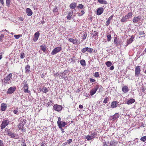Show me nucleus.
Masks as SVG:
<instances>
[{
	"mask_svg": "<svg viewBox=\"0 0 146 146\" xmlns=\"http://www.w3.org/2000/svg\"><path fill=\"white\" fill-rule=\"evenodd\" d=\"M26 13L28 16H31L33 14V12L29 8H27L26 10Z\"/></svg>",
	"mask_w": 146,
	"mask_h": 146,
	"instance_id": "nucleus-15",
	"label": "nucleus"
},
{
	"mask_svg": "<svg viewBox=\"0 0 146 146\" xmlns=\"http://www.w3.org/2000/svg\"><path fill=\"white\" fill-rule=\"evenodd\" d=\"M73 15V12H69L68 15L67 16V18L68 19L70 20L72 18V16Z\"/></svg>",
	"mask_w": 146,
	"mask_h": 146,
	"instance_id": "nucleus-24",
	"label": "nucleus"
},
{
	"mask_svg": "<svg viewBox=\"0 0 146 146\" xmlns=\"http://www.w3.org/2000/svg\"><path fill=\"white\" fill-rule=\"evenodd\" d=\"M119 117L118 113H116L113 116H111L109 117V119L111 120L114 121L117 119Z\"/></svg>",
	"mask_w": 146,
	"mask_h": 146,
	"instance_id": "nucleus-10",
	"label": "nucleus"
},
{
	"mask_svg": "<svg viewBox=\"0 0 146 146\" xmlns=\"http://www.w3.org/2000/svg\"><path fill=\"white\" fill-rule=\"evenodd\" d=\"M24 92L25 93H30V91H29L28 90V85L27 82L24 83V86H23Z\"/></svg>",
	"mask_w": 146,
	"mask_h": 146,
	"instance_id": "nucleus-13",
	"label": "nucleus"
},
{
	"mask_svg": "<svg viewBox=\"0 0 146 146\" xmlns=\"http://www.w3.org/2000/svg\"><path fill=\"white\" fill-rule=\"evenodd\" d=\"M61 49V48L60 47H58L54 49L51 52V54L54 55L59 52Z\"/></svg>",
	"mask_w": 146,
	"mask_h": 146,
	"instance_id": "nucleus-8",
	"label": "nucleus"
},
{
	"mask_svg": "<svg viewBox=\"0 0 146 146\" xmlns=\"http://www.w3.org/2000/svg\"><path fill=\"white\" fill-rule=\"evenodd\" d=\"M98 34V33L96 31H94V34L93 35V36H97Z\"/></svg>",
	"mask_w": 146,
	"mask_h": 146,
	"instance_id": "nucleus-50",
	"label": "nucleus"
},
{
	"mask_svg": "<svg viewBox=\"0 0 146 146\" xmlns=\"http://www.w3.org/2000/svg\"><path fill=\"white\" fill-rule=\"evenodd\" d=\"M94 76L96 77H97V78L98 77H99V76L98 73V72H96L95 73V74Z\"/></svg>",
	"mask_w": 146,
	"mask_h": 146,
	"instance_id": "nucleus-52",
	"label": "nucleus"
},
{
	"mask_svg": "<svg viewBox=\"0 0 146 146\" xmlns=\"http://www.w3.org/2000/svg\"><path fill=\"white\" fill-rule=\"evenodd\" d=\"M62 106L57 104L54 105L53 108V109L55 111H59L62 109Z\"/></svg>",
	"mask_w": 146,
	"mask_h": 146,
	"instance_id": "nucleus-5",
	"label": "nucleus"
},
{
	"mask_svg": "<svg viewBox=\"0 0 146 146\" xmlns=\"http://www.w3.org/2000/svg\"><path fill=\"white\" fill-rule=\"evenodd\" d=\"M15 90V87H11L8 89L7 91V93L10 94H12L14 92Z\"/></svg>",
	"mask_w": 146,
	"mask_h": 146,
	"instance_id": "nucleus-12",
	"label": "nucleus"
},
{
	"mask_svg": "<svg viewBox=\"0 0 146 146\" xmlns=\"http://www.w3.org/2000/svg\"><path fill=\"white\" fill-rule=\"evenodd\" d=\"M134 38V37L133 36H131V37L127 40V43L128 44H128L131 43L133 40Z\"/></svg>",
	"mask_w": 146,
	"mask_h": 146,
	"instance_id": "nucleus-23",
	"label": "nucleus"
},
{
	"mask_svg": "<svg viewBox=\"0 0 146 146\" xmlns=\"http://www.w3.org/2000/svg\"><path fill=\"white\" fill-rule=\"evenodd\" d=\"M4 37V35L3 34H1L0 36V41H2V38H3Z\"/></svg>",
	"mask_w": 146,
	"mask_h": 146,
	"instance_id": "nucleus-43",
	"label": "nucleus"
},
{
	"mask_svg": "<svg viewBox=\"0 0 146 146\" xmlns=\"http://www.w3.org/2000/svg\"><path fill=\"white\" fill-rule=\"evenodd\" d=\"M21 146H26V143L24 141L21 144Z\"/></svg>",
	"mask_w": 146,
	"mask_h": 146,
	"instance_id": "nucleus-56",
	"label": "nucleus"
},
{
	"mask_svg": "<svg viewBox=\"0 0 146 146\" xmlns=\"http://www.w3.org/2000/svg\"><path fill=\"white\" fill-rule=\"evenodd\" d=\"M141 69L139 66H137L135 68V76L137 77L139 76L141 71Z\"/></svg>",
	"mask_w": 146,
	"mask_h": 146,
	"instance_id": "nucleus-7",
	"label": "nucleus"
},
{
	"mask_svg": "<svg viewBox=\"0 0 146 146\" xmlns=\"http://www.w3.org/2000/svg\"><path fill=\"white\" fill-rule=\"evenodd\" d=\"M133 15V13L132 12H129L128 13L124 16H123L121 19V22L125 23L129 21L130 20L129 19H131Z\"/></svg>",
	"mask_w": 146,
	"mask_h": 146,
	"instance_id": "nucleus-1",
	"label": "nucleus"
},
{
	"mask_svg": "<svg viewBox=\"0 0 146 146\" xmlns=\"http://www.w3.org/2000/svg\"><path fill=\"white\" fill-rule=\"evenodd\" d=\"M79 108L80 109H82L83 108V106L81 105H80L79 106Z\"/></svg>",
	"mask_w": 146,
	"mask_h": 146,
	"instance_id": "nucleus-60",
	"label": "nucleus"
},
{
	"mask_svg": "<svg viewBox=\"0 0 146 146\" xmlns=\"http://www.w3.org/2000/svg\"><path fill=\"white\" fill-rule=\"evenodd\" d=\"M21 36V35H15L14 37L16 39H18Z\"/></svg>",
	"mask_w": 146,
	"mask_h": 146,
	"instance_id": "nucleus-37",
	"label": "nucleus"
},
{
	"mask_svg": "<svg viewBox=\"0 0 146 146\" xmlns=\"http://www.w3.org/2000/svg\"><path fill=\"white\" fill-rule=\"evenodd\" d=\"M110 21L108 19L106 23V25L107 26H108L109 25L110 23Z\"/></svg>",
	"mask_w": 146,
	"mask_h": 146,
	"instance_id": "nucleus-49",
	"label": "nucleus"
},
{
	"mask_svg": "<svg viewBox=\"0 0 146 146\" xmlns=\"http://www.w3.org/2000/svg\"><path fill=\"white\" fill-rule=\"evenodd\" d=\"M76 4L75 3H71L70 5V7L71 8L74 9L76 7Z\"/></svg>",
	"mask_w": 146,
	"mask_h": 146,
	"instance_id": "nucleus-26",
	"label": "nucleus"
},
{
	"mask_svg": "<svg viewBox=\"0 0 146 146\" xmlns=\"http://www.w3.org/2000/svg\"><path fill=\"white\" fill-rule=\"evenodd\" d=\"M81 64L83 66H85L86 65L85 61L83 59L82 60L80 61Z\"/></svg>",
	"mask_w": 146,
	"mask_h": 146,
	"instance_id": "nucleus-27",
	"label": "nucleus"
},
{
	"mask_svg": "<svg viewBox=\"0 0 146 146\" xmlns=\"http://www.w3.org/2000/svg\"><path fill=\"white\" fill-rule=\"evenodd\" d=\"M10 0H6V3L7 6L10 5Z\"/></svg>",
	"mask_w": 146,
	"mask_h": 146,
	"instance_id": "nucleus-44",
	"label": "nucleus"
},
{
	"mask_svg": "<svg viewBox=\"0 0 146 146\" xmlns=\"http://www.w3.org/2000/svg\"><path fill=\"white\" fill-rule=\"evenodd\" d=\"M0 3L2 4H3L4 3L3 0H0Z\"/></svg>",
	"mask_w": 146,
	"mask_h": 146,
	"instance_id": "nucleus-63",
	"label": "nucleus"
},
{
	"mask_svg": "<svg viewBox=\"0 0 146 146\" xmlns=\"http://www.w3.org/2000/svg\"><path fill=\"white\" fill-rule=\"evenodd\" d=\"M89 80L91 82H94L95 81V80L92 78H90Z\"/></svg>",
	"mask_w": 146,
	"mask_h": 146,
	"instance_id": "nucleus-54",
	"label": "nucleus"
},
{
	"mask_svg": "<svg viewBox=\"0 0 146 146\" xmlns=\"http://www.w3.org/2000/svg\"><path fill=\"white\" fill-rule=\"evenodd\" d=\"M68 40L70 42H72L74 44H80V41L76 39H74L70 38L68 39Z\"/></svg>",
	"mask_w": 146,
	"mask_h": 146,
	"instance_id": "nucleus-11",
	"label": "nucleus"
},
{
	"mask_svg": "<svg viewBox=\"0 0 146 146\" xmlns=\"http://www.w3.org/2000/svg\"><path fill=\"white\" fill-rule=\"evenodd\" d=\"M112 64L110 61H108L106 63V64L108 67L110 66Z\"/></svg>",
	"mask_w": 146,
	"mask_h": 146,
	"instance_id": "nucleus-29",
	"label": "nucleus"
},
{
	"mask_svg": "<svg viewBox=\"0 0 146 146\" xmlns=\"http://www.w3.org/2000/svg\"><path fill=\"white\" fill-rule=\"evenodd\" d=\"M38 39V38H37L35 37L34 38H33V40L34 41L36 42L37 41Z\"/></svg>",
	"mask_w": 146,
	"mask_h": 146,
	"instance_id": "nucleus-58",
	"label": "nucleus"
},
{
	"mask_svg": "<svg viewBox=\"0 0 146 146\" xmlns=\"http://www.w3.org/2000/svg\"><path fill=\"white\" fill-rule=\"evenodd\" d=\"M7 107V105L4 103H3L1 105V110L2 111H4L5 110Z\"/></svg>",
	"mask_w": 146,
	"mask_h": 146,
	"instance_id": "nucleus-17",
	"label": "nucleus"
},
{
	"mask_svg": "<svg viewBox=\"0 0 146 146\" xmlns=\"http://www.w3.org/2000/svg\"><path fill=\"white\" fill-rule=\"evenodd\" d=\"M57 123L60 128L62 131V132H63V129H62V127H64V122L61 121V119L60 117H58V120L57 121Z\"/></svg>",
	"mask_w": 146,
	"mask_h": 146,
	"instance_id": "nucleus-4",
	"label": "nucleus"
},
{
	"mask_svg": "<svg viewBox=\"0 0 146 146\" xmlns=\"http://www.w3.org/2000/svg\"><path fill=\"white\" fill-rule=\"evenodd\" d=\"M12 74H9L4 79L2 80L3 82L5 84H8L10 83V80L12 78Z\"/></svg>",
	"mask_w": 146,
	"mask_h": 146,
	"instance_id": "nucleus-2",
	"label": "nucleus"
},
{
	"mask_svg": "<svg viewBox=\"0 0 146 146\" xmlns=\"http://www.w3.org/2000/svg\"><path fill=\"white\" fill-rule=\"evenodd\" d=\"M114 43L115 44H117V38H115L114 39Z\"/></svg>",
	"mask_w": 146,
	"mask_h": 146,
	"instance_id": "nucleus-47",
	"label": "nucleus"
},
{
	"mask_svg": "<svg viewBox=\"0 0 146 146\" xmlns=\"http://www.w3.org/2000/svg\"><path fill=\"white\" fill-rule=\"evenodd\" d=\"M98 2L100 4H107L108 3L106 1L104 0H98Z\"/></svg>",
	"mask_w": 146,
	"mask_h": 146,
	"instance_id": "nucleus-25",
	"label": "nucleus"
},
{
	"mask_svg": "<svg viewBox=\"0 0 146 146\" xmlns=\"http://www.w3.org/2000/svg\"><path fill=\"white\" fill-rule=\"evenodd\" d=\"M87 51L90 53H92L93 50V49L91 48L87 47Z\"/></svg>",
	"mask_w": 146,
	"mask_h": 146,
	"instance_id": "nucleus-35",
	"label": "nucleus"
},
{
	"mask_svg": "<svg viewBox=\"0 0 146 146\" xmlns=\"http://www.w3.org/2000/svg\"><path fill=\"white\" fill-rule=\"evenodd\" d=\"M9 121L7 119L3 120L1 125V129H3L9 123Z\"/></svg>",
	"mask_w": 146,
	"mask_h": 146,
	"instance_id": "nucleus-3",
	"label": "nucleus"
},
{
	"mask_svg": "<svg viewBox=\"0 0 146 146\" xmlns=\"http://www.w3.org/2000/svg\"><path fill=\"white\" fill-rule=\"evenodd\" d=\"M40 47L41 49L44 52L46 51V46L45 45L42 46L41 45L40 46Z\"/></svg>",
	"mask_w": 146,
	"mask_h": 146,
	"instance_id": "nucleus-32",
	"label": "nucleus"
},
{
	"mask_svg": "<svg viewBox=\"0 0 146 146\" xmlns=\"http://www.w3.org/2000/svg\"><path fill=\"white\" fill-rule=\"evenodd\" d=\"M78 16H81L82 15V14L80 13H78Z\"/></svg>",
	"mask_w": 146,
	"mask_h": 146,
	"instance_id": "nucleus-64",
	"label": "nucleus"
},
{
	"mask_svg": "<svg viewBox=\"0 0 146 146\" xmlns=\"http://www.w3.org/2000/svg\"><path fill=\"white\" fill-rule=\"evenodd\" d=\"M113 15H112L108 19V20L110 21V20L113 18Z\"/></svg>",
	"mask_w": 146,
	"mask_h": 146,
	"instance_id": "nucleus-55",
	"label": "nucleus"
},
{
	"mask_svg": "<svg viewBox=\"0 0 146 146\" xmlns=\"http://www.w3.org/2000/svg\"><path fill=\"white\" fill-rule=\"evenodd\" d=\"M24 125V124L23 123L19 124L18 126V128L19 129H21L23 128Z\"/></svg>",
	"mask_w": 146,
	"mask_h": 146,
	"instance_id": "nucleus-31",
	"label": "nucleus"
},
{
	"mask_svg": "<svg viewBox=\"0 0 146 146\" xmlns=\"http://www.w3.org/2000/svg\"><path fill=\"white\" fill-rule=\"evenodd\" d=\"M122 90L123 92L125 93L127 92L129 90L128 87L126 86L123 87Z\"/></svg>",
	"mask_w": 146,
	"mask_h": 146,
	"instance_id": "nucleus-21",
	"label": "nucleus"
},
{
	"mask_svg": "<svg viewBox=\"0 0 146 146\" xmlns=\"http://www.w3.org/2000/svg\"><path fill=\"white\" fill-rule=\"evenodd\" d=\"M7 135L10 137L12 138L16 139L18 138V136L14 133L9 132L8 133Z\"/></svg>",
	"mask_w": 146,
	"mask_h": 146,
	"instance_id": "nucleus-6",
	"label": "nucleus"
},
{
	"mask_svg": "<svg viewBox=\"0 0 146 146\" xmlns=\"http://www.w3.org/2000/svg\"><path fill=\"white\" fill-rule=\"evenodd\" d=\"M87 47L84 48L82 50V52L83 53H85L87 51Z\"/></svg>",
	"mask_w": 146,
	"mask_h": 146,
	"instance_id": "nucleus-45",
	"label": "nucleus"
},
{
	"mask_svg": "<svg viewBox=\"0 0 146 146\" xmlns=\"http://www.w3.org/2000/svg\"><path fill=\"white\" fill-rule=\"evenodd\" d=\"M140 140L141 141L145 142L146 141V136L142 137L141 138Z\"/></svg>",
	"mask_w": 146,
	"mask_h": 146,
	"instance_id": "nucleus-33",
	"label": "nucleus"
},
{
	"mask_svg": "<svg viewBox=\"0 0 146 146\" xmlns=\"http://www.w3.org/2000/svg\"><path fill=\"white\" fill-rule=\"evenodd\" d=\"M18 109H17V110H14L13 111V112L15 114L18 115L19 114V113H18Z\"/></svg>",
	"mask_w": 146,
	"mask_h": 146,
	"instance_id": "nucleus-46",
	"label": "nucleus"
},
{
	"mask_svg": "<svg viewBox=\"0 0 146 146\" xmlns=\"http://www.w3.org/2000/svg\"><path fill=\"white\" fill-rule=\"evenodd\" d=\"M143 34H144L143 31H141L139 32V35H143Z\"/></svg>",
	"mask_w": 146,
	"mask_h": 146,
	"instance_id": "nucleus-57",
	"label": "nucleus"
},
{
	"mask_svg": "<svg viewBox=\"0 0 146 146\" xmlns=\"http://www.w3.org/2000/svg\"><path fill=\"white\" fill-rule=\"evenodd\" d=\"M114 68V67L113 66H111V67L110 68V69L111 70H113Z\"/></svg>",
	"mask_w": 146,
	"mask_h": 146,
	"instance_id": "nucleus-59",
	"label": "nucleus"
},
{
	"mask_svg": "<svg viewBox=\"0 0 146 146\" xmlns=\"http://www.w3.org/2000/svg\"><path fill=\"white\" fill-rule=\"evenodd\" d=\"M96 134L97 133L95 132H94V133H91L90 135L92 139H93L96 136H95V135H96Z\"/></svg>",
	"mask_w": 146,
	"mask_h": 146,
	"instance_id": "nucleus-30",
	"label": "nucleus"
},
{
	"mask_svg": "<svg viewBox=\"0 0 146 146\" xmlns=\"http://www.w3.org/2000/svg\"><path fill=\"white\" fill-rule=\"evenodd\" d=\"M107 40L108 41H110L111 39V35L110 34H108L107 35Z\"/></svg>",
	"mask_w": 146,
	"mask_h": 146,
	"instance_id": "nucleus-36",
	"label": "nucleus"
},
{
	"mask_svg": "<svg viewBox=\"0 0 146 146\" xmlns=\"http://www.w3.org/2000/svg\"><path fill=\"white\" fill-rule=\"evenodd\" d=\"M118 104L117 102L113 101L111 103V107L112 108H115L117 107Z\"/></svg>",
	"mask_w": 146,
	"mask_h": 146,
	"instance_id": "nucleus-20",
	"label": "nucleus"
},
{
	"mask_svg": "<svg viewBox=\"0 0 146 146\" xmlns=\"http://www.w3.org/2000/svg\"><path fill=\"white\" fill-rule=\"evenodd\" d=\"M104 9L103 8L101 7L98 9L97 11V14L98 15H100L103 12Z\"/></svg>",
	"mask_w": 146,
	"mask_h": 146,
	"instance_id": "nucleus-14",
	"label": "nucleus"
},
{
	"mask_svg": "<svg viewBox=\"0 0 146 146\" xmlns=\"http://www.w3.org/2000/svg\"><path fill=\"white\" fill-rule=\"evenodd\" d=\"M72 139H69L66 142L64 143V144H67V143L70 144L72 142Z\"/></svg>",
	"mask_w": 146,
	"mask_h": 146,
	"instance_id": "nucleus-41",
	"label": "nucleus"
},
{
	"mask_svg": "<svg viewBox=\"0 0 146 146\" xmlns=\"http://www.w3.org/2000/svg\"><path fill=\"white\" fill-rule=\"evenodd\" d=\"M48 91V88L46 87H44L42 88V90H40V91L43 92L44 93H46Z\"/></svg>",
	"mask_w": 146,
	"mask_h": 146,
	"instance_id": "nucleus-28",
	"label": "nucleus"
},
{
	"mask_svg": "<svg viewBox=\"0 0 146 146\" xmlns=\"http://www.w3.org/2000/svg\"><path fill=\"white\" fill-rule=\"evenodd\" d=\"M135 102V99L132 98L129 100H128L126 102V103L128 105L131 104Z\"/></svg>",
	"mask_w": 146,
	"mask_h": 146,
	"instance_id": "nucleus-19",
	"label": "nucleus"
},
{
	"mask_svg": "<svg viewBox=\"0 0 146 146\" xmlns=\"http://www.w3.org/2000/svg\"><path fill=\"white\" fill-rule=\"evenodd\" d=\"M104 146H109V143L108 141H104Z\"/></svg>",
	"mask_w": 146,
	"mask_h": 146,
	"instance_id": "nucleus-40",
	"label": "nucleus"
},
{
	"mask_svg": "<svg viewBox=\"0 0 146 146\" xmlns=\"http://www.w3.org/2000/svg\"><path fill=\"white\" fill-rule=\"evenodd\" d=\"M86 139L88 141H89L92 139L91 137L90 136V135H89L86 136Z\"/></svg>",
	"mask_w": 146,
	"mask_h": 146,
	"instance_id": "nucleus-38",
	"label": "nucleus"
},
{
	"mask_svg": "<svg viewBox=\"0 0 146 146\" xmlns=\"http://www.w3.org/2000/svg\"><path fill=\"white\" fill-rule=\"evenodd\" d=\"M108 98H105L103 102L106 104L108 102Z\"/></svg>",
	"mask_w": 146,
	"mask_h": 146,
	"instance_id": "nucleus-48",
	"label": "nucleus"
},
{
	"mask_svg": "<svg viewBox=\"0 0 146 146\" xmlns=\"http://www.w3.org/2000/svg\"><path fill=\"white\" fill-rule=\"evenodd\" d=\"M141 18L140 17H135L133 19V21L134 23H137Z\"/></svg>",
	"mask_w": 146,
	"mask_h": 146,
	"instance_id": "nucleus-18",
	"label": "nucleus"
},
{
	"mask_svg": "<svg viewBox=\"0 0 146 146\" xmlns=\"http://www.w3.org/2000/svg\"><path fill=\"white\" fill-rule=\"evenodd\" d=\"M0 146H4L3 141L1 140H0Z\"/></svg>",
	"mask_w": 146,
	"mask_h": 146,
	"instance_id": "nucleus-51",
	"label": "nucleus"
},
{
	"mask_svg": "<svg viewBox=\"0 0 146 146\" xmlns=\"http://www.w3.org/2000/svg\"><path fill=\"white\" fill-rule=\"evenodd\" d=\"M118 144L117 142L115 141H112L109 143V146H117Z\"/></svg>",
	"mask_w": 146,
	"mask_h": 146,
	"instance_id": "nucleus-16",
	"label": "nucleus"
},
{
	"mask_svg": "<svg viewBox=\"0 0 146 146\" xmlns=\"http://www.w3.org/2000/svg\"><path fill=\"white\" fill-rule=\"evenodd\" d=\"M30 66L29 65H27L25 67V73H29L30 71Z\"/></svg>",
	"mask_w": 146,
	"mask_h": 146,
	"instance_id": "nucleus-22",
	"label": "nucleus"
},
{
	"mask_svg": "<svg viewBox=\"0 0 146 146\" xmlns=\"http://www.w3.org/2000/svg\"><path fill=\"white\" fill-rule=\"evenodd\" d=\"M58 11V9L57 8H56L53 10V11L55 13H57Z\"/></svg>",
	"mask_w": 146,
	"mask_h": 146,
	"instance_id": "nucleus-53",
	"label": "nucleus"
},
{
	"mask_svg": "<svg viewBox=\"0 0 146 146\" xmlns=\"http://www.w3.org/2000/svg\"><path fill=\"white\" fill-rule=\"evenodd\" d=\"M52 103L51 101H50V102H48L47 105H48V106H49L50 104Z\"/></svg>",
	"mask_w": 146,
	"mask_h": 146,
	"instance_id": "nucleus-62",
	"label": "nucleus"
},
{
	"mask_svg": "<svg viewBox=\"0 0 146 146\" xmlns=\"http://www.w3.org/2000/svg\"><path fill=\"white\" fill-rule=\"evenodd\" d=\"M98 88L99 87L98 85H96V86L94 87V88L92 89V90L90 91V95L91 96H92L96 92Z\"/></svg>",
	"mask_w": 146,
	"mask_h": 146,
	"instance_id": "nucleus-9",
	"label": "nucleus"
},
{
	"mask_svg": "<svg viewBox=\"0 0 146 146\" xmlns=\"http://www.w3.org/2000/svg\"><path fill=\"white\" fill-rule=\"evenodd\" d=\"M40 35V33L39 31L36 32L34 34L35 37L38 38Z\"/></svg>",
	"mask_w": 146,
	"mask_h": 146,
	"instance_id": "nucleus-34",
	"label": "nucleus"
},
{
	"mask_svg": "<svg viewBox=\"0 0 146 146\" xmlns=\"http://www.w3.org/2000/svg\"><path fill=\"white\" fill-rule=\"evenodd\" d=\"M84 7L83 5L81 4H79L78 6L77 7V8L82 9Z\"/></svg>",
	"mask_w": 146,
	"mask_h": 146,
	"instance_id": "nucleus-39",
	"label": "nucleus"
},
{
	"mask_svg": "<svg viewBox=\"0 0 146 146\" xmlns=\"http://www.w3.org/2000/svg\"><path fill=\"white\" fill-rule=\"evenodd\" d=\"M81 14H82V15H83V14H84L85 13V12L84 11L82 10L81 11Z\"/></svg>",
	"mask_w": 146,
	"mask_h": 146,
	"instance_id": "nucleus-61",
	"label": "nucleus"
},
{
	"mask_svg": "<svg viewBox=\"0 0 146 146\" xmlns=\"http://www.w3.org/2000/svg\"><path fill=\"white\" fill-rule=\"evenodd\" d=\"M25 57V54L24 53H21L20 55V58H21L23 59Z\"/></svg>",
	"mask_w": 146,
	"mask_h": 146,
	"instance_id": "nucleus-42",
	"label": "nucleus"
}]
</instances>
